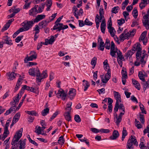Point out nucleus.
<instances>
[{
    "label": "nucleus",
    "mask_w": 149,
    "mask_h": 149,
    "mask_svg": "<svg viewBox=\"0 0 149 149\" xmlns=\"http://www.w3.org/2000/svg\"><path fill=\"white\" fill-rule=\"evenodd\" d=\"M34 23L33 19L24 21L22 23L23 27L20 28V30L23 31H27L32 27Z\"/></svg>",
    "instance_id": "1"
},
{
    "label": "nucleus",
    "mask_w": 149,
    "mask_h": 149,
    "mask_svg": "<svg viewBox=\"0 0 149 149\" xmlns=\"http://www.w3.org/2000/svg\"><path fill=\"white\" fill-rule=\"evenodd\" d=\"M22 131L23 128H22L16 133L11 142V145L15 146L17 144V143L22 136Z\"/></svg>",
    "instance_id": "2"
},
{
    "label": "nucleus",
    "mask_w": 149,
    "mask_h": 149,
    "mask_svg": "<svg viewBox=\"0 0 149 149\" xmlns=\"http://www.w3.org/2000/svg\"><path fill=\"white\" fill-rule=\"evenodd\" d=\"M17 103L15 101L11 102L10 103V105L12 107L8 110L6 111L4 114L6 116H7L9 114L12 112H13L14 113L16 111L18 110V109H17V107H16V104Z\"/></svg>",
    "instance_id": "3"
},
{
    "label": "nucleus",
    "mask_w": 149,
    "mask_h": 149,
    "mask_svg": "<svg viewBox=\"0 0 149 149\" xmlns=\"http://www.w3.org/2000/svg\"><path fill=\"white\" fill-rule=\"evenodd\" d=\"M68 28L67 25H64L62 23L56 24L53 27V30H57L56 31L60 32L61 30H64Z\"/></svg>",
    "instance_id": "4"
},
{
    "label": "nucleus",
    "mask_w": 149,
    "mask_h": 149,
    "mask_svg": "<svg viewBox=\"0 0 149 149\" xmlns=\"http://www.w3.org/2000/svg\"><path fill=\"white\" fill-rule=\"evenodd\" d=\"M124 114V113L121 112L119 116H118L117 113H114V121L117 125H119L122 120L123 116Z\"/></svg>",
    "instance_id": "5"
},
{
    "label": "nucleus",
    "mask_w": 149,
    "mask_h": 149,
    "mask_svg": "<svg viewBox=\"0 0 149 149\" xmlns=\"http://www.w3.org/2000/svg\"><path fill=\"white\" fill-rule=\"evenodd\" d=\"M39 70L37 67L36 68H32L29 70V73L31 76L35 77L36 75L38 77L39 75Z\"/></svg>",
    "instance_id": "6"
},
{
    "label": "nucleus",
    "mask_w": 149,
    "mask_h": 149,
    "mask_svg": "<svg viewBox=\"0 0 149 149\" xmlns=\"http://www.w3.org/2000/svg\"><path fill=\"white\" fill-rule=\"evenodd\" d=\"M132 35L131 33L128 32L127 30L125 29L123 32L119 36L120 40L123 41L125 39H127Z\"/></svg>",
    "instance_id": "7"
},
{
    "label": "nucleus",
    "mask_w": 149,
    "mask_h": 149,
    "mask_svg": "<svg viewBox=\"0 0 149 149\" xmlns=\"http://www.w3.org/2000/svg\"><path fill=\"white\" fill-rule=\"evenodd\" d=\"M56 95L57 97L58 98H61L63 100H64L65 99L67 94L64 92V90L63 89L60 88L58 91Z\"/></svg>",
    "instance_id": "8"
},
{
    "label": "nucleus",
    "mask_w": 149,
    "mask_h": 149,
    "mask_svg": "<svg viewBox=\"0 0 149 149\" xmlns=\"http://www.w3.org/2000/svg\"><path fill=\"white\" fill-rule=\"evenodd\" d=\"M48 76L47 71L45 70L43 71L42 74H40L39 71V75L36 78V81L38 82H40L42 79L46 78Z\"/></svg>",
    "instance_id": "9"
},
{
    "label": "nucleus",
    "mask_w": 149,
    "mask_h": 149,
    "mask_svg": "<svg viewBox=\"0 0 149 149\" xmlns=\"http://www.w3.org/2000/svg\"><path fill=\"white\" fill-rule=\"evenodd\" d=\"M76 90L73 88H70L68 93V96L71 100H72L76 94Z\"/></svg>",
    "instance_id": "10"
},
{
    "label": "nucleus",
    "mask_w": 149,
    "mask_h": 149,
    "mask_svg": "<svg viewBox=\"0 0 149 149\" xmlns=\"http://www.w3.org/2000/svg\"><path fill=\"white\" fill-rule=\"evenodd\" d=\"M111 76V71L109 70L107 71V73H106L104 77V79L102 78L101 80L103 83L105 84L107 83V81L110 79Z\"/></svg>",
    "instance_id": "11"
},
{
    "label": "nucleus",
    "mask_w": 149,
    "mask_h": 149,
    "mask_svg": "<svg viewBox=\"0 0 149 149\" xmlns=\"http://www.w3.org/2000/svg\"><path fill=\"white\" fill-rule=\"evenodd\" d=\"M50 22L49 20H43L39 23L38 25L41 29H43L47 26Z\"/></svg>",
    "instance_id": "12"
},
{
    "label": "nucleus",
    "mask_w": 149,
    "mask_h": 149,
    "mask_svg": "<svg viewBox=\"0 0 149 149\" xmlns=\"http://www.w3.org/2000/svg\"><path fill=\"white\" fill-rule=\"evenodd\" d=\"M38 6L35 5V6L30 10L29 12V15L31 16H34L38 14V12L37 10V8H38Z\"/></svg>",
    "instance_id": "13"
},
{
    "label": "nucleus",
    "mask_w": 149,
    "mask_h": 149,
    "mask_svg": "<svg viewBox=\"0 0 149 149\" xmlns=\"http://www.w3.org/2000/svg\"><path fill=\"white\" fill-rule=\"evenodd\" d=\"M119 135L118 132L116 130H114L113 132L112 135L110 136V138L112 140H116L118 138Z\"/></svg>",
    "instance_id": "14"
},
{
    "label": "nucleus",
    "mask_w": 149,
    "mask_h": 149,
    "mask_svg": "<svg viewBox=\"0 0 149 149\" xmlns=\"http://www.w3.org/2000/svg\"><path fill=\"white\" fill-rule=\"evenodd\" d=\"M141 45L139 43L134 44L132 48V50L135 51H141Z\"/></svg>",
    "instance_id": "15"
},
{
    "label": "nucleus",
    "mask_w": 149,
    "mask_h": 149,
    "mask_svg": "<svg viewBox=\"0 0 149 149\" xmlns=\"http://www.w3.org/2000/svg\"><path fill=\"white\" fill-rule=\"evenodd\" d=\"M113 94L116 100V102L119 103V102H121V99L120 94L118 92L115 91H113Z\"/></svg>",
    "instance_id": "16"
},
{
    "label": "nucleus",
    "mask_w": 149,
    "mask_h": 149,
    "mask_svg": "<svg viewBox=\"0 0 149 149\" xmlns=\"http://www.w3.org/2000/svg\"><path fill=\"white\" fill-rule=\"evenodd\" d=\"M6 74L7 76L9 77L8 79L10 80H12L15 79L17 75L16 73L13 72H7L6 73Z\"/></svg>",
    "instance_id": "17"
},
{
    "label": "nucleus",
    "mask_w": 149,
    "mask_h": 149,
    "mask_svg": "<svg viewBox=\"0 0 149 149\" xmlns=\"http://www.w3.org/2000/svg\"><path fill=\"white\" fill-rule=\"evenodd\" d=\"M72 103V102H69L67 104V107L65 108V111L64 113L70 114L72 110V108L71 107Z\"/></svg>",
    "instance_id": "18"
},
{
    "label": "nucleus",
    "mask_w": 149,
    "mask_h": 149,
    "mask_svg": "<svg viewBox=\"0 0 149 149\" xmlns=\"http://www.w3.org/2000/svg\"><path fill=\"white\" fill-rule=\"evenodd\" d=\"M128 140L130 141L131 142L136 146H138V142L137 141L135 136H131L130 138Z\"/></svg>",
    "instance_id": "19"
},
{
    "label": "nucleus",
    "mask_w": 149,
    "mask_h": 149,
    "mask_svg": "<svg viewBox=\"0 0 149 149\" xmlns=\"http://www.w3.org/2000/svg\"><path fill=\"white\" fill-rule=\"evenodd\" d=\"M115 44H112L110 47V55L113 57H115V54L117 51V49H115Z\"/></svg>",
    "instance_id": "20"
},
{
    "label": "nucleus",
    "mask_w": 149,
    "mask_h": 149,
    "mask_svg": "<svg viewBox=\"0 0 149 149\" xmlns=\"http://www.w3.org/2000/svg\"><path fill=\"white\" fill-rule=\"evenodd\" d=\"M140 143L139 145V146L141 149H147V147L144 144L145 140L143 137L140 139Z\"/></svg>",
    "instance_id": "21"
},
{
    "label": "nucleus",
    "mask_w": 149,
    "mask_h": 149,
    "mask_svg": "<svg viewBox=\"0 0 149 149\" xmlns=\"http://www.w3.org/2000/svg\"><path fill=\"white\" fill-rule=\"evenodd\" d=\"M106 26V23L105 22V19H103V20H102L100 25L101 31L103 33H105Z\"/></svg>",
    "instance_id": "22"
},
{
    "label": "nucleus",
    "mask_w": 149,
    "mask_h": 149,
    "mask_svg": "<svg viewBox=\"0 0 149 149\" xmlns=\"http://www.w3.org/2000/svg\"><path fill=\"white\" fill-rule=\"evenodd\" d=\"M45 17V15H38L34 19L33 21L34 22H37L40 20L44 19Z\"/></svg>",
    "instance_id": "23"
},
{
    "label": "nucleus",
    "mask_w": 149,
    "mask_h": 149,
    "mask_svg": "<svg viewBox=\"0 0 149 149\" xmlns=\"http://www.w3.org/2000/svg\"><path fill=\"white\" fill-rule=\"evenodd\" d=\"M4 40L3 41V43L8 44L9 45H11L12 44V40L10 38L7 36L4 38Z\"/></svg>",
    "instance_id": "24"
},
{
    "label": "nucleus",
    "mask_w": 149,
    "mask_h": 149,
    "mask_svg": "<svg viewBox=\"0 0 149 149\" xmlns=\"http://www.w3.org/2000/svg\"><path fill=\"white\" fill-rule=\"evenodd\" d=\"M132 81L133 84L135 86V88L138 90H140L141 86L139 82L134 79H132Z\"/></svg>",
    "instance_id": "25"
},
{
    "label": "nucleus",
    "mask_w": 149,
    "mask_h": 149,
    "mask_svg": "<svg viewBox=\"0 0 149 149\" xmlns=\"http://www.w3.org/2000/svg\"><path fill=\"white\" fill-rule=\"evenodd\" d=\"M26 139H25L22 141L20 140L19 141L20 146L19 149H24L25 148V145Z\"/></svg>",
    "instance_id": "26"
},
{
    "label": "nucleus",
    "mask_w": 149,
    "mask_h": 149,
    "mask_svg": "<svg viewBox=\"0 0 149 149\" xmlns=\"http://www.w3.org/2000/svg\"><path fill=\"white\" fill-rule=\"evenodd\" d=\"M83 85L84 86V91H86L90 86L89 83L85 80H84L83 81Z\"/></svg>",
    "instance_id": "27"
},
{
    "label": "nucleus",
    "mask_w": 149,
    "mask_h": 149,
    "mask_svg": "<svg viewBox=\"0 0 149 149\" xmlns=\"http://www.w3.org/2000/svg\"><path fill=\"white\" fill-rule=\"evenodd\" d=\"M99 13L100 15L99 17V19L100 22H101V20L102 19L103 20V19H105L104 17V9L102 8H100V9Z\"/></svg>",
    "instance_id": "28"
},
{
    "label": "nucleus",
    "mask_w": 149,
    "mask_h": 149,
    "mask_svg": "<svg viewBox=\"0 0 149 149\" xmlns=\"http://www.w3.org/2000/svg\"><path fill=\"white\" fill-rule=\"evenodd\" d=\"M45 5L44 3H42L39 6H38V8H37V11L38 12V13H41L43 11Z\"/></svg>",
    "instance_id": "29"
},
{
    "label": "nucleus",
    "mask_w": 149,
    "mask_h": 149,
    "mask_svg": "<svg viewBox=\"0 0 149 149\" xmlns=\"http://www.w3.org/2000/svg\"><path fill=\"white\" fill-rule=\"evenodd\" d=\"M36 56L35 55H32L29 57H27L25 58L24 60L25 63H26L28 61H32L33 59H36Z\"/></svg>",
    "instance_id": "30"
},
{
    "label": "nucleus",
    "mask_w": 149,
    "mask_h": 149,
    "mask_svg": "<svg viewBox=\"0 0 149 149\" xmlns=\"http://www.w3.org/2000/svg\"><path fill=\"white\" fill-rule=\"evenodd\" d=\"M149 22L148 15L147 14L145 15L143 18L142 22L143 25L146 23H148Z\"/></svg>",
    "instance_id": "31"
},
{
    "label": "nucleus",
    "mask_w": 149,
    "mask_h": 149,
    "mask_svg": "<svg viewBox=\"0 0 149 149\" xmlns=\"http://www.w3.org/2000/svg\"><path fill=\"white\" fill-rule=\"evenodd\" d=\"M95 22L96 24V28L97 29H98L99 27L100 22L99 19V16L98 14L96 15L95 17Z\"/></svg>",
    "instance_id": "32"
},
{
    "label": "nucleus",
    "mask_w": 149,
    "mask_h": 149,
    "mask_svg": "<svg viewBox=\"0 0 149 149\" xmlns=\"http://www.w3.org/2000/svg\"><path fill=\"white\" fill-rule=\"evenodd\" d=\"M127 131L126 130V128L125 127H124L123 128L122 131V137L121 140L122 141H124V139L125 136L127 135Z\"/></svg>",
    "instance_id": "33"
},
{
    "label": "nucleus",
    "mask_w": 149,
    "mask_h": 149,
    "mask_svg": "<svg viewBox=\"0 0 149 149\" xmlns=\"http://www.w3.org/2000/svg\"><path fill=\"white\" fill-rule=\"evenodd\" d=\"M147 55L146 53L144 52L143 53V56L141 57L140 61L142 65H145L146 63V61H144V58Z\"/></svg>",
    "instance_id": "34"
},
{
    "label": "nucleus",
    "mask_w": 149,
    "mask_h": 149,
    "mask_svg": "<svg viewBox=\"0 0 149 149\" xmlns=\"http://www.w3.org/2000/svg\"><path fill=\"white\" fill-rule=\"evenodd\" d=\"M107 29H108V31L110 33L111 36L113 37L115 36V33L114 32V31L115 32V31L114 30V28L113 27H111L109 28H108Z\"/></svg>",
    "instance_id": "35"
},
{
    "label": "nucleus",
    "mask_w": 149,
    "mask_h": 149,
    "mask_svg": "<svg viewBox=\"0 0 149 149\" xmlns=\"http://www.w3.org/2000/svg\"><path fill=\"white\" fill-rule=\"evenodd\" d=\"M147 31H145L142 32L139 38V41H141V40H144L147 33Z\"/></svg>",
    "instance_id": "36"
},
{
    "label": "nucleus",
    "mask_w": 149,
    "mask_h": 149,
    "mask_svg": "<svg viewBox=\"0 0 149 149\" xmlns=\"http://www.w3.org/2000/svg\"><path fill=\"white\" fill-rule=\"evenodd\" d=\"M64 116L65 119L68 122L71 121V117L70 114L64 113Z\"/></svg>",
    "instance_id": "37"
},
{
    "label": "nucleus",
    "mask_w": 149,
    "mask_h": 149,
    "mask_svg": "<svg viewBox=\"0 0 149 149\" xmlns=\"http://www.w3.org/2000/svg\"><path fill=\"white\" fill-rule=\"evenodd\" d=\"M47 8L46 10L47 11L49 10L50 8L52 5V0H47Z\"/></svg>",
    "instance_id": "38"
},
{
    "label": "nucleus",
    "mask_w": 149,
    "mask_h": 149,
    "mask_svg": "<svg viewBox=\"0 0 149 149\" xmlns=\"http://www.w3.org/2000/svg\"><path fill=\"white\" fill-rule=\"evenodd\" d=\"M78 10V8L75 6H74L72 8V10L73 12V14L77 19H79V16H77L76 12Z\"/></svg>",
    "instance_id": "39"
},
{
    "label": "nucleus",
    "mask_w": 149,
    "mask_h": 149,
    "mask_svg": "<svg viewBox=\"0 0 149 149\" xmlns=\"http://www.w3.org/2000/svg\"><path fill=\"white\" fill-rule=\"evenodd\" d=\"M141 55V51H137L136 54V61H140Z\"/></svg>",
    "instance_id": "40"
},
{
    "label": "nucleus",
    "mask_w": 149,
    "mask_h": 149,
    "mask_svg": "<svg viewBox=\"0 0 149 149\" xmlns=\"http://www.w3.org/2000/svg\"><path fill=\"white\" fill-rule=\"evenodd\" d=\"M143 82H142L141 84L143 86V88H145V89L146 88L149 87V80H148L146 82L145 81H144Z\"/></svg>",
    "instance_id": "41"
},
{
    "label": "nucleus",
    "mask_w": 149,
    "mask_h": 149,
    "mask_svg": "<svg viewBox=\"0 0 149 149\" xmlns=\"http://www.w3.org/2000/svg\"><path fill=\"white\" fill-rule=\"evenodd\" d=\"M26 113L29 114L31 115L32 116H38V114L36 111H26Z\"/></svg>",
    "instance_id": "42"
},
{
    "label": "nucleus",
    "mask_w": 149,
    "mask_h": 149,
    "mask_svg": "<svg viewBox=\"0 0 149 149\" xmlns=\"http://www.w3.org/2000/svg\"><path fill=\"white\" fill-rule=\"evenodd\" d=\"M138 76L140 79L142 81H145V79L144 78V75L142 72H139Z\"/></svg>",
    "instance_id": "43"
},
{
    "label": "nucleus",
    "mask_w": 149,
    "mask_h": 149,
    "mask_svg": "<svg viewBox=\"0 0 149 149\" xmlns=\"http://www.w3.org/2000/svg\"><path fill=\"white\" fill-rule=\"evenodd\" d=\"M134 53V52L132 51L131 50H129L126 53V56L127 58L128 57H131L132 54Z\"/></svg>",
    "instance_id": "44"
},
{
    "label": "nucleus",
    "mask_w": 149,
    "mask_h": 149,
    "mask_svg": "<svg viewBox=\"0 0 149 149\" xmlns=\"http://www.w3.org/2000/svg\"><path fill=\"white\" fill-rule=\"evenodd\" d=\"M10 12H13L15 14L18 13L20 11V10L19 8H12L10 10Z\"/></svg>",
    "instance_id": "45"
},
{
    "label": "nucleus",
    "mask_w": 149,
    "mask_h": 149,
    "mask_svg": "<svg viewBox=\"0 0 149 149\" xmlns=\"http://www.w3.org/2000/svg\"><path fill=\"white\" fill-rule=\"evenodd\" d=\"M49 109L48 108L44 109L42 112V115L43 116L46 115L49 113Z\"/></svg>",
    "instance_id": "46"
},
{
    "label": "nucleus",
    "mask_w": 149,
    "mask_h": 149,
    "mask_svg": "<svg viewBox=\"0 0 149 149\" xmlns=\"http://www.w3.org/2000/svg\"><path fill=\"white\" fill-rule=\"evenodd\" d=\"M65 142V140L63 136H61L59 138L58 140V142L59 143L62 145Z\"/></svg>",
    "instance_id": "47"
},
{
    "label": "nucleus",
    "mask_w": 149,
    "mask_h": 149,
    "mask_svg": "<svg viewBox=\"0 0 149 149\" xmlns=\"http://www.w3.org/2000/svg\"><path fill=\"white\" fill-rule=\"evenodd\" d=\"M105 48L107 49H109L110 48V41L108 39H106L105 43Z\"/></svg>",
    "instance_id": "48"
},
{
    "label": "nucleus",
    "mask_w": 149,
    "mask_h": 149,
    "mask_svg": "<svg viewBox=\"0 0 149 149\" xmlns=\"http://www.w3.org/2000/svg\"><path fill=\"white\" fill-rule=\"evenodd\" d=\"M133 144L130 141L128 140L126 145L127 148L128 149L133 148Z\"/></svg>",
    "instance_id": "49"
},
{
    "label": "nucleus",
    "mask_w": 149,
    "mask_h": 149,
    "mask_svg": "<svg viewBox=\"0 0 149 149\" xmlns=\"http://www.w3.org/2000/svg\"><path fill=\"white\" fill-rule=\"evenodd\" d=\"M132 13L133 14L134 17L135 19L136 18L138 15V11L137 10L134 8L132 12Z\"/></svg>",
    "instance_id": "50"
},
{
    "label": "nucleus",
    "mask_w": 149,
    "mask_h": 149,
    "mask_svg": "<svg viewBox=\"0 0 149 149\" xmlns=\"http://www.w3.org/2000/svg\"><path fill=\"white\" fill-rule=\"evenodd\" d=\"M10 24L7 22L4 25L3 28L1 29V31L2 32L5 31L7 30L10 26Z\"/></svg>",
    "instance_id": "51"
},
{
    "label": "nucleus",
    "mask_w": 149,
    "mask_h": 149,
    "mask_svg": "<svg viewBox=\"0 0 149 149\" xmlns=\"http://www.w3.org/2000/svg\"><path fill=\"white\" fill-rule=\"evenodd\" d=\"M98 43L99 45H105L101 37L100 36H99L98 38Z\"/></svg>",
    "instance_id": "52"
},
{
    "label": "nucleus",
    "mask_w": 149,
    "mask_h": 149,
    "mask_svg": "<svg viewBox=\"0 0 149 149\" xmlns=\"http://www.w3.org/2000/svg\"><path fill=\"white\" fill-rule=\"evenodd\" d=\"M26 95L25 94L24 96L22 97V99L21 100V102L19 103L18 106L17 107V109H18L20 108V107L21 106L22 104L24 102L25 98L26 97Z\"/></svg>",
    "instance_id": "53"
},
{
    "label": "nucleus",
    "mask_w": 149,
    "mask_h": 149,
    "mask_svg": "<svg viewBox=\"0 0 149 149\" xmlns=\"http://www.w3.org/2000/svg\"><path fill=\"white\" fill-rule=\"evenodd\" d=\"M119 10V7L118 6H116L112 8L111 10V12L115 14L117 13Z\"/></svg>",
    "instance_id": "54"
},
{
    "label": "nucleus",
    "mask_w": 149,
    "mask_h": 149,
    "mask_svg": "<svg viewBox=\"0 0 149 149\" xmlns=\"http://www.w3.org/2000/svg\"><path fill=\"white\" fill-rule=\"evenodd\" d=\"M97 58L94 57L92 58L91 61V64L92 65H95L96 64Z\"/></svg>",
    "instance_id": "55"
},
{
    "label": "nucleus",
    "mask_w": 149,
    "mask_h": 149,
    "mask_svg": "<svg viewBox=\"0 0 149 149\" xmlns=\"http://www.w3.org/2000/svg\"><path fill=\"white\" fill-rule=\"evenodd\" d=\"M119 103L116 102L114 108L115 113H116V112L118 111V109L119 108Z\"/></svg>",
    "instance_id": "56"
},
{
    "label": "nucleus",
    "mask_w": 149,
    "mask_h": 149,
    "mask_svg": "<svg viewBox=\"0 0 149 149\" xmlns=\"http://www.w3.org/2000/svg\"><path fill=\"white\" fill-rule=\"evenodd\" d=\"M74 119L75 121L77 123H79L81 121V119L79 116L78 115H76L74 117Z\"/></svg>",
    "instance_id": "57"
},
{
    "label": "nucleus",
    "mask_w": 149,
    "mask_h": 149,
    "mask_svg": "<svg viewBox=\"0 0 149 149\" xmlns=\"http://www.w3.org/2000/svg\"><path fill=\"white\" fill-rule=\"evenodd\" d=\"M58 111H56L54 113L52 116L50 117L49 119L50 121H51L52 120L54 119L58 114Z\"/></svg>",
    "instance_id": "58"
},
{
    "label": "nucleus",
    "mask_w": 149,
    "mask_h": 149,
    "mask_svg": "<svg viewBox=\"0 0 149 149\" xmlns=\"http://www.w3.org/2000/svg\"><path fill=\"white\" fill-rule=\"evenodd\" d=\"M117 22L119 26H121L125 23V21L124 19H118L117 20Z\"/></svg>",
    "instance_id": "59"
},
{
    "label": "nucleus",
    "mask_w": 149,
    "mask_h": 149,
    "mask_svg": "<svg viewBox=\"0 0 149 149\" xmlns=\"http://www.w3.org/2000/svg\"><path fill=\"white\" fill-rule=\"evenodd\" d=\"M84 23L85 25L91 26L93 24V23L89 21L87 18L84 21Z\"/></svg>",
    "instance_id": "60"
},
{
    "label": "nucleus",
    "mask_w": 149,
    "mask_h": 149,
    "mask_svg": "<svg viewBox=\"0 0 149 149\" xmlns=\"http://www.w3.org/2000/svg\"><path fill=\"white\" fill-rule=\"evenodd\" d=\"M55 40V37L54 36H52L51 38L48 40L49 44H52Z\"/></svg>",
    "instance_id": "61"
},
{
    "label": "nucleus",
    "mask_w": 149,
    "mask_h": 149,
    "mask_svg": "<svg viewBox=\"0 0 149 149\" xmlns=\"http://www.w3.org/2000/svg\"><path fill=\"white\" fill-rule=\"evenodd\" d=\"M16 97H14L13 98V101H15L17 103L19 101V100L21 97V95L19 97V94L17 95Z\"/></svg>",
    "instance_id": "62"
},
{
    "label": "nucleus",
    "mask_w": 149,
    "mask_h": 149,
    "mask_svg": "<svg viewBox=\"0 0 149 149\" xmlns=\"http://www.w3.org/2000/svg\"><path fill=\"white\" fill-rule=\"evenodd\" d=\"M148 3L143 2H141V3L139 4V7L141 9H142L144 8Z\"/></svg>",
    "instance_id": "63"
},
{
    "label": "nucleus",
    "mask_w": 149,
    "mask_h": 149,
    "mask_svg": "<svg viewBox=\"0 0 149 149\" xmlns=\"http://www.w3.org/2000/svg\"><path fill=\"white\" fill-rule=\"evenodd\" d=\"M100 132L105 133H108L110 132V131L109 129H101L100 130Z\"/></svg>",
    "instance_id": "64"
}]
</instances>
